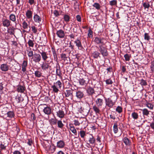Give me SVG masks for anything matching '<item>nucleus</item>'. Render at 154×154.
<instances>
[{
    "mask_svg": "<svg viewBox=\"0 0 154 154\" xmlns=\"http://www.w3.org/2000/svg\"><path fill=\"white\" fill-rule=\"evenodd\" d=\"M62 83L61 82L58 80L54 83V85L51 87L53 89V91L55 93H57L59 91L58 88H60L62 87Z\"/></svg>",
    "mask_w": 154,
    "mask_h": 154,
    "instance_id": "f257e3e1",
    "label": "nucleus"
},
{
    "mask_svg": "<svg viewBox=\"0 0 154 154\" xmlns=\"http://www.w3.org/2000/svg\"><path fill=\"white\" fill-rule=\"evenodd\" d=\"M85 96L83 91L81 90H77L76 91L75 97L78 99L80 100Z\"/></svg>",
    "mask_w": 154,
    "mask_h": 154,
    "instance_id": "f03ea898",
    "label": "nucleus"
},
{
    "mask_svg": "<svg viewBox=\"0 0 154 154\" xmlns=\"http://www.w3.org/2000/svg\"><path fill=\"white\" fill-rule=\"evenodd\" d=\"M73 92L72 90L70 89L64 91V94H65L66 97H69V99H72L73 97Z\"/></svg>",
    "mask_w": 154,
    "mask_h": 154,
    "instance_id": "7ed1b4c3",
    "label": "nucleus"
},
{
    "mask_svg": "<svg viewBox=\"0 0 154 154\" xmlns=\"http://www.w3.org/2000/svg\"><path fill=\"white\" fill-rule=\"evenodd\" d=\"M32 60L35 63H38L41 60V56L39 54H35L32 57Z\"/></svg>",
    "mask_w": 154,
    "mask_h": 154,
    "instance_id": "20e7f679",
    "label": "nucleus"
},
{
    "mask_svg": "<svg viewBox=\"0 0 154 154\" xmlns=\"http://www.w3.org/2000/svg\"><path fill=\"white\" fill-rule=\"evenodd\" d=\"M42 69L43 70H47L49 68L51 67L49 64L47 63L46 61H44L41 65Z\"/></svg>",
    "mask_w": 154,
    "mask_h": 154,
    "instance_id": "39448f33",
    "label": "nucleus"
},
{
    "mask_svg": "<svg viewBox=\"0 0 154 154\" xmlns=\"http://www.w3.org/2000/svg\"><path fill=\"white\" fill-rule=\"evenodd\" d=\"M86 92L88 95L92 96L95 94L94 89L90 86L87 87Z\"/></svg>",
    "mask_w": 154,
    "mask_h": 154,
    "instance_id": "423d86ee",
    "label": "nucleus"
},
{
    "mask_svg": "<svg viewBox=\"0 0 154 154\" xmlns=\"http://www.w3.org/2000/svg\"><path fill=\"white\" fill-rule=\"evenodd\" d=\"M115 103H113L111 99L108 98L106 99V106H108L110 108H112L114 104Z\"/></svg>",
    "mask_w": 154,
    "mask_h": 154,
    "instance_id": "0eeeda50",
    "label": "nucleus"
},
{
    "mask_svg": "<svg viewBox=\"0 0 154 154\" xmlns=\"http://www.w3.org/2000/svg\"><path fill=\"white\" fill-rule=\"evenodd\" d=\"M56 113L57 116L60 118H63L64 117V112L62 109H59L57 111Z\"/></svg>",
    "mask_w": 154,
    "mask_h": 154,
    "instance_id": "6e6552de",
    "label": "nucleus"
},
{
    "mask_svg": "<svg viewBox=\"0 0 154 154\" xmlns=\"http://www.w3.org/2000/svg\"><path fill=\"white\" fill-rule=\"evenodd\" d=\"M96 105L98 107H101L103 104V99L97 98L96 101Z\"/></svg>",
    "mask_w": 154,
    "mask_h": 154,
    "instance_id": "1a4fd4ad",
    "label": "nucleus"
},
{
    "mask_svg": "<svg viewBox=\"0 0 154 154\" xmlns=\"http://www.w3.org/2000/svg\"><path fill=\"white\" fill-rule=\"evenodd\" d=\"M11 22L8 20L5 19L2 20L3 26L4 27H8L10 25Z\"/></svg>",
    "mask_w": 154,
    "mask_h": 154,
    "instance_id": "9d476101",
    "label": "nucleus"
},
{
    "mask_svg": "<svg viewBox=\"0 0 154 154\" xmlns=\"http://www.w3.org/2000/svg\"><path fill=\"white\" fill-rule=\"evenodd\" d=\"M33 19L34 21L37 23H40L42 21L41 18L37 14H35L33 17Z\"/></svg>",
    "mask_w": 154,
    "mask_h": 154,
    "instance_id": "9b49d317",
    "label": "nucleus"
},
{
    "mask_svg": "<svg viewBox=\"0 0 154 154\" xmlns=\"http://www.w3.org/2000/svg\"><path fill=\"white\" fill-rule=\"evenodd\" d=\"M6 115L7 117L6 118L9 119H7L9 120L10 119L14 118L15 116V114L13 111H11L9 110Z\"/></svg>",
    "mask_w": 154,
    "mask_h": 154,
    "instance_id": "f8f14e48",
    "label": "nucleus"
},
{
    "mask_svg": "<svg viewBox=\"0 0 154 154\" xmlns=\"http://www.w3.org/2000/svg\"><path fill=\"white\" fill-rule=\"evenodd\" d=\"M56 34L57 36L60 38H63L65 36L64 31L62 29H60L57 31Z\"/></svg>",
    "mask_w": 154,
    "mask_h": 154,
    "instance_id": "ddd939ff",
    "label": "nucleus"
},
{
    "mask_svg": "<svg viewBox=\"0 0 154 154\" xmlns=\"http://www.w3.org/2000/svg\"><path fill=\"white\" fill-rule=\"evenodd\" d=\"M65 145V142L62 140H60L57 142V146L58 148H62Z\"/></svg>",
    "mask_w": 154,
    "mask_h": 154,
    "instance_id": "4468645a",
    "label": "nucleus"
},
{
    "mask_svg": "<svg viewBox=\"0 0 154 154\" xmlns=\"http://www.w3.org/2000/svg\"><path fill=\"white\" fill-rule=\"evenodd\" d=\"M43 111L45 114L50 115L51 113V109L50 107L47 106L45 107L43 109Z\"/></svg>",
    "mask_w": 154,
    "mask_h": 154,
    "instance_id": "2eb2a0df",
    "label": "nucleus"
},
{
    "mask_svg": "<svg viewBox=\"0 0 154 154\" xmlns=\"http://www.w3.org/2000/svg\"><path fill=\"white\" fill-rule=\"evenodd\" d=\"M33 12L30 10H27L26 12V15L27 18L29 19L32 18V14Z\"/></svg>",
    "mask_w": 154,
    "mask_h": 154,
    "instance_id": "dca6fc26",
    "label": "nucleus"
},
{
    "mask_svg": "<svg viewBox=\"0 0 154 154\" xmlns=\"http://www.w3.org/2000/svg\"><path fill=\"white\" fill-rule=\"evenodd\" d=\"M25 87L23 86H22L20 85H18L17 86V90L18 92L20 93H23L24 92L25 90Z\"/></svg>",
    "mask_w": 154,
    "mask_h": 154,
    "instance_id": "f3484780",
    "label": "nucleus"
},
{
    "mask_svg": "<svg viewBox=\"0 0 154 154\" xmlns=\"http://www.w3.org/2000/svg\"><path fill=\"white\" fill-rule=\"evenodd\" d=\"M69 129L75 135H77V131L74 126L71 124H69Z\"/></svg>",
    "mask_w": 154,
    "mask_h": 154,
    "instance_id": "a211bd4d",
    "label": "nucleus"
},
{
    "mask_svg": "<svg viewBox=\"0 0 154 154\" xmlns=\"http://www.w3.org/2000/svg\"><path fill=\"white\" fill-rule=\"evenodd\" d=\"M9 109L8 107H5L3 108L2 110L1 113L2 116H6L7 115Z\"/></svg>",
    "mask_w": 154,
    "mask_h": 154,
    "instance_id": "6ab92c4d",
    "label": "nucleus"
},
{
    "mask_svg": "<svg viewBox=\"0 0 154 154\" xmlns=\"http://www.w3.org/2000/svg\"><path fill=\"white\" fill-rule=\"evenodd\" d=\"M141 110L142 112V113L144 116H146L149 117V112L150 111H149L147 109L145 108L143 109H141Z\"/></svg>",
    "mask_w": 154,
    "mask_h": 154,
    "instance_id": "aec40b11",
    "label": "nucleus"
},
{
    "mask_svg": "<svg viewBox=\"0 0 154 154\" xmlns=\"http://www.w3.org/2000/svg\"><path fill=\"white\" fill-rule=\"evenodd\" d=\"M1 69L2 71L6 72L8 70V67L6 64H3L1 66Z\"/></svg>",
    "mask_w": 154,
    "mask_h": 154,
    "instance_id": "412c9836",
    "label": "nucleus"
},
{
    "mask_svg": "<svg viewBox=\"0 0 154 154\" xmlns=\"http://www.w3.org/2000/svg\"><path fill=\"white\" fill-rule=\"evenodd\" d=\"M87 79V80H85L84 79H80L79 81L80 84L82 85L85 86L87 85L88 81V79Z\"/></svg>",
    "mask_w": 154,
    "mask_h": 154,
    "instance_id": "4be33fe9",
    "label": "nucleus"
},
{
    "mask_svg": "<svg viewBox=\"0 0 154 154\" xmlns=\"http://www.w3.org/2000/svg\"><path fill=\"white\" fill-rule=\"evenodd\" d=\"M104 40L103 38H100L96 37L94 39L95 42L97 44L103 43L104 42L103 40Z\"/></svg>",
    "mask_w": 154,
    "mask_h": 154,
    "instance_id": "5701e85b",
    "label": "nucleus"
},
{
    "mask_svg": "<svg viewBox=\"0 0 154 154\" xmlns=\"http://www.w3.org/2000/svg\"><path fill=\"white\" fill-rule=\"evenodd\" d=\"M100 107H98L97 105H94L93 107V109L94 111L95 112L96 114H100V111L99 109Z\"/></svg>",
    "mask_w": 154,
    "mask_h": 154,
    "instance_id": "b1692460",
    "label": "nucleus"
},
{
    "mask_svg": "<svg viewBox=\"0 0 154 154\" xmlns=\"http://www.w3.org/2000/svg\"><path fill=\"white\" fill-rule=\"evenodd\" d=\"M99 51L103 56H106L108 55V53L106 49H100Z\"/></svg>",
    "mask_w": 154,
    "mask_h": 154,
    "instance_id": "393cba45",
    "label": "nucleus"
},
{
    "mask_svg": "<svg viewBox=\"0 0 154 154\" xmlns=\"http://www.w3.org/2000/svg\"><path fill=\"white\" fill-rule=\"evenodd\" d=\"M9 19L10 20L14 22L16 24V25L17 24L16 16L14 14H11L9 16Z\"/></svg>",
    "mask_w": 154,
    "mask_h": 154,
    "instance_id": "a878e982",
    "label": "nucleus"
},
{
    "mask_svg": "<svg viewBox=\"0 0 154 154\" xmlns=\"http://www.w3.org/2000/svg\"><path fill=\"white\" fill-rule=\"evenodd\" d=\"M27 65V62L26 60H24L22 65V71L25 72L26 71V67Z\"/></svg>",
    "mask_w": 154,
    "mask_h": 154,
    "instance_id": "bb28decb",
    "label": "nucleus"
},
{
    "mask_svg": "<svg viewBox=\"0 0 154 154\" xmlns=\"http://www.w3.org/2000/svg\"><path fill=\"white\" fill-rule=\"evenodd\" d=\"M123 141L126 145L129 146L130 145L131 141L127 137H125L123 139Z\"/></svg>",
    "mask_w": 154,
    "mask_h": 154,
    "instance_id": "cd10ccee",
    "label": "nucleus"
},
{
    "mask_svg": "<svg viewBox=\"0 0 154 154\" xmlns=\"http://www.w3.org/2000/svg\"><path fill=\"white\" fill-rule=\"evenodd\" d=\"M88 141L90 143L92 144H93L94 143L95 139L92 135H90L88 140Z\"/></svg>",
    "mask_w": 154,
    "mask_h": 154,
    "instance_id": "c85d7f7f",
    "label": "nucleus"
},
{
    "mask_svg": "<svg viewBox=\"0 0 154 154\" xmlns=\"http://www.w3.org/2000/svg\"><path fill=\"white\" fill-rule=\"evenodd\" d=\"M56 74L59 77H60L61 75V72L60 67L59 66L58 67H56Z\"/></svg>",
    "mask_w": 154,
    "mask_h": 154,
    "instance_id": "c756f323",
    "label": "nucleus"
},
{
    "mask_svg": "<svg viewBox=\"0 0 154 154\" xmlns=\"http://www.w3.org/2000/svg\"><path fill=\"white\" fill-rule=\"evenodd\" d=\"M151 39L149 33H145L144 34V39L145 40L149 41Z\"/></svg>",
    "mask_w": 154,
    "mask_h": 154,
    "instance_id": "7c9ffc66",
    "label": "nucleus"
},
{
    "mask_svg": "<svg viewBox=\"0 0 154 154\" xmlns=\"http://www.w3.org/2000/svg\"><path fill=\"white\" fill-rule=\"evenodd\" d=\"M41 54L44 61H46V59L48 58V57L46 53L42 52V53H41Z\"/></svg>",
    "mask_w": 154,
    "mask_h": 154,
    "instance_id": "2f4dec72",
    "label": "nucleus"
},
{
    "mask_svg": "<svg viewBox=\"0 0 154 154\" xmlns=\"http://www.w3.org/2000/svg\"><path fill=\"white\" fill-rule=\"evenodd\" d=\"M143 5L144 8V9L145 10L146 9L148 10L150 7V5L149 4V3L148 2H143Z\"/></svg>",
    "mask_w": 154,
    "mask_h": 154,
    "instance_id": "473e14b6",
    "label": "nucleus"
},
{
    "mask_svg": "<svg viewBox=\"0 0 154 154\" xmlns=\"http://www.w3.org/2000/svg\"><path fill=\"white\" fill-rule=\"evenodd\" d=\"M15 29L13 27L12 28H10L8 29V31L10 35H14Z\"/></svg>",
    "mask_w": 154,
    "mask_h": 154,
    "instance_id": "72a5a7b5",
    "label": "nucleus"
},
{
    "mask_svg": "<svg viewBox=\"0 0 154 154\" xmlns=\"http://www.w3.org/2000/svg\"><path fill=\"white\" fill-rule=\"evenodd\" d=\"M57 124L58 127L60 128H62L64 125L61 120L57 121Z\"/></svg>",
    "mask_w": 154,
    "mask_h": 154,
    "instance_id": "f704fd0d",
    "label": "nucleus"
},
{
    "mask_svg": "<svg viewBox=\"0 0 154 154\" xmlns=\"http://www.w3.org/2000/svg\"><path fill=\"white\" fill-rule=\"evenodd\" d=\"M131 116L134 119H137L139 117L138 114L135 112H134L132 113Z\"/></svg>",
    "mask_w": 154,
    "mask_h": 154,
    "instance_id": "c9c22d12",
    "label": "nucleus"
},
{
    "mask_svg": "<svg viewBox=\"0 0 154 154\" xmlns=\"http://www.w3.org/2000/svg\"><path fill=\"white\" fill-rule=\"evenodd\" d=\"M70 18V17L68 15L65 14L64 15L63 19L66 22H69V21Z\"/></svg>",
    "mask_w": 154,
    "mask_h": 154,
    "instance_id": "e433bc0d",
    "label": "nucleus"
},
{
    "mask_svg": "<svg viewBox=\"0 0 154 154\" xmlns=\"http://www.w3.org/2000/svg\"><path fill=\"white\" fill-rule=\"evenodd\" d=\"M113 131L115 133H117L118 131V126L117 123H115L113 125Z\"/></svg>",
    "mask_w": 154,
    "mask_h": 154,
    "instance_id": "4c0bfd02",
    "label": "nucleus"
},
{
    "mask_svg": "<svg viewBox=\"0 0 154 154\" xmlns=\"http://www.w3.org/2000/svg\"><path fill=\"white\" fill-rule=\"evenodd\" d=\"M76 46L78 47L79 48L82 47L81 42L78 39L76 40L75 42Z\"/></svg>",
    "mask_w": 154,
    "mask_h": 154,
    "instance_id": "58836bf2",
    "label": "nucleus"
},
{
    "mask_svg": "<svg viewBox=\"0 0 154 154\" xmlns=\"http://www.w3.org/2000/svg\"><path fill=\"white\" fill-rule=\"evenodd\" d=\"M145 105L146 106L150 109L152 110L153 109L154 106L152 103L146 102Z\"/></svg>",
    "mask_w": 154,
    "mask_h": 154,
    "instance_id": "ea45409f",
    "label": "nucleus"
},
{
    "mask_svg": "<svg viewBox=\"0 0 154 154\" xmlns=\"http://www.w3.org/2000/svg\"><path fill=\"white\" fill-rule=\"evenodd\" d=\"M35 75L36 77H40L42 75V73L38 71H36L35 72Z\"/></svg>",
    "mask_w": 154,
    "mask_h": 154,
    "instance_id": "a19ab883",
    "label": "nucleus"
},
{
    "mask_svg": "<svg viewBox=\"0 0 154 154\" xmlns=\"http://www.w3.org/2000/svg\"><path fill=\"white\" fill-rule=\"evenodd\" d=\"M93 6L95 7L97 10H99L101 7L100 4L97 3H95L93 5Z\"/></svg>",
    "mask_w": 154,
    "mask_h": 154,
    "instance_id": "79ce46f5",
    "label": "nucleus"
},
{
    "mask_svg": "<svg viewBox=\"0 0 154 154\" xmlns=\"http://www.w3.org/2000/svg\"><path fill=\"white\" fill-rule=\"evenodd\" d=\"M140 84L142 86H146L147 85V82L146 81L143 79H142L140 80Z\"/></svg>",
    "mask_w": 154,
    "mask_h": 154,
    "instance_id": "37998d69",
    "label": "nucleus"
},
{
    "mask_svg": "<svg viewBox=\"0 0 154 154\" xmlns=\"http://www.w3.org/2000/svg\"><path fill=\"white\" fill-rule=\"evenodd\" d=\"M116 112L120 113L122 112V108L120 106H118L116 109Z\"/></svg>",
    "mask_w": 154,
    "mask_h": 154,
    "instance_id": "c03bdc74",
    "label": "nucleus"
},
{
    "mask_svg": "<svg viewBox=\"0 0 154 154\" xmlns=\"http://www.w3.org/2000/svg\"><path fill=\"white\" fill-rule=\"evenodd\" d=\"M100 54L97 51H95L92 54V56L95 58H97L99 56Z\"/></svg>",
    "mask_w": 154,
    "mask_h": 154,
    "instance_id": "a18cd8bd",
    "label": "nucleus"
},
{
    "mask_svg": "<svg viewBox=\"0 0 154 154\" xmlns=\"http://www.w3.org/2000/svg\"><path fill=\"white\" fill-rule=\"evenodd\" d=\"M85 131L83 130H81L79 132V133L81 137L84 138L86 135Z\"/></svg>",
    "mask_w": 154,
    "mask_h": 154,
    "instance_id": "49530a36",
    "label": "nucleus"
},
{
    "mask_svg": "<svg viewBox=\"0 0 154 154\" xmlns=\"http://www.w3.org/2000/svg\"><path fill=\"white\" fill-rule=\"evenodd\" d=\"M88 37L90 38H92L93 37V32L90 29L88 30Z\"/></svg>",
    "mask_w": 154,
    "mask_h": 154,
    "instance_id": "de8ad7c7",
    "label": "nucleus"
},
{
    "mask_svg": "<svg viewBox=\"0 0 154 154\" xmlns=\"http://www.w3.org/2000/svg\"><path fill=\"white\" fill-rule=\"evenodd\" d=\"M23 25V27L24 29H27L28 27V25L26 22H25V21H24L22 23Z\"/></svg>",
    "mask_w": 154,
    "mask_h": 154,
    "instance_id": "09e8293b",
    "label": "nucleus"
},
{
    "mask_svg": "<svg viewBox=\"0 0 154 154\" xmlns=\"http://www.w3.org/2000/svg\"><path fill=\"white\" fill-rule=\"evenodd\" d=\"M107 85H111L112 84L113 82L112 81V80L109 79H108L106 80L105 81Z\"/></svg>",
    "mask_w": 154,
    "mask_h": 154,
    "instance_id": "8fccbe9b",
    "label": "nucleus"
},
{
    "mask_svg": "<svg viewBox=\"0 0 154 154\" xmlns=\"http://www.w3.org/2000/svg\"><path fill=\"white\" fill-rule=\"evenodd\" d=\"M57 120L56 119H52L51 120V122L53 125H56L57 123Z\"/></svg>",
    "mask_w": 154,
    "mask_h": 154,
    "instance_id": "3c124183",
    "label": "nucleus"
},
{
    "mask_svg": "<svg viewBox=\"0 0 154 154\" xmlns=\"http://www.w3.org/2000/svg\"><path fill=\"white\" fill-rule=\"evenodd\" d=\"M117 1L116 0H113L109 2V4L111 5H114L117 4Z\"/></svg>",
    "mask_w": 154,
    "mask_h": 154,
    "instance_id": "603ef678",
    "label": "nucleus"
},
{
    "mask_svg": "<svg viewBox=\"0 0 154 154\" xmlns=\"http://www.w3.org/2000/svg\"><path fill=\"white\" fill-rule=\"evenodd\" d=\"M61 57L64 61H65V60H66L67 57L66 56V55L65 54H61Z\"/></svg>",
    "mask_w": 154,
    "mask_h": 154,
    "instance_id": "864d4df0",
    "label": "nucleus"
},
{
    "mask_svg": "<svg viewBox=\"0 0 154 154\" xmlns=\"http://www.w3.org/2000/svg\"><path fill=\"white\" fill-rule=\"evenodd\" d=\"M28 44L29 45L30 47H33L34 43L31 40L29 39L28 42Z\"/></svg>",
    "mask_w": 154,
    "mask_h": 154,
    "instance_id": "5fc2aeb1",
    "label": "nucleus"
},
{
    "mask_svg": "<svg viewBox=\"0 0 154 154\" xmlns=\"http://www.w3.org/2000/svg\"><path fill=\"white\" fill-rule=\"evenodd\" d=\"M150 68L152 72H154V61H152L151 62V65L150 66Z\"/></svg>",
    "mask_w": 154,
    "mask_h": 154,
    "instance_id": "6e6d98bb",
    "label": "nucleus"
},
{
    "mask_svg": "<svg viewBox=\"0 0 154 154\" xmlns=\"http://www.w3.org/2000/svg\"><path fill=\"white\" fill-rule=\"evenodd\" d=\"M124 57L125 58V60L127 61H129L130 60V57L128 54H125L124 55Z\"/></svg>",
    "mask_w": 154,
    "mask_h": 154,
    "instance_id": "4d7b16f0",
    "label": "nucleus"
},
{
    "mask_svg": "<svg viewBox=\"0 0 154 154\" xmlns=\"http://www.w3.org/2000/svg\"><path fill=\"white\" fill-rule=\"evenodd\" d=\"M52 51L53 52V56H54V59H55V58H56L57 59V55L56 53L55 49H52Z\"/></svg>",
    "mask_w": 154,
    "mask_h": 154,
    "instance_id": "13d9d810",
    "label": "nucleus"
},
{
    "mask_svg": "<svg viewBox=\"0 0 154 154\" xmlns=\"http://www.w3.org/2000/svg\"><path fill=\"white\" fill-rule=\"evenodd\" d=\"M1 151L2 150H5L6 149V146H5L4 144H2V143L0 144Z\"/></svg>",
    "mask_w": 154,
    "mask_h": 154,
    "instance_id": "bf43d9fd",
    "label": "nucleus"
},
{
    "mask_svg": "<svg viewBox=\"0 0 154 154\" xmlns=\"http://www.w3.org/2000/svg\"><path fill=\"white\" fill-rule=\"evenodd\" d=\"M31 28L32 29V31L33 33H36L37 32V29L34 26H32L31 27Z\"/></svg>",
    "mask_w": 154,
    "mask_h": 154,
    "instance_id": "052dcab7",
    "label": "nucleus"
},
{
    "mask_svg": "<svg viewBox=\"0 0 154 154\" xmlns=\"http://www.w3.org/2000/svg\"><path fill=\"white\" fill-rule=\"evenodd\" d=\"M76 18L77 21L79 22H81L82 19L81 16L79 15H77L76 16Z\"/></svg>",
    "mask_w": 154,
    "mask_h": 154,
    "instance_id": "680f3d73",
    "label": "nucleus"
},
{
    "mask_svg": "<svg viewBox=\"0 0 154 154\" xmlns=\"http://www.w3.org/2000/svg\"><path fill=\"white\" fill-rule=\"evenodd\" d=\"M74 124L76 126H79L80 125V123L77 120H74Z\"/></svg>",
    "mask_w": 154,
    "mask_h": 154,
    "instance_id": "e2e57ef3",
    "label": "nucleus"
},
{
    "mask_svg": "<svg viewBox=\"0 0 154 154\" xmlns=\"http://www.w3.org/2000/svg\"><path fill=\"white\" fill-rule=\"evenodd\" d=\"M28 55L29 57H31L33 56V52L32 51H31V50H30V51H29V52L28 54Z\"/></svg>",
    "mask_w": 154,
    "mask_h": 154,
    "instance_id": "0e129e2a",
    "label": "nucleus"
},
{
    "mask_svg": "<svg viewBox=\"0 0 154 154\" xmlns=\"http://www.w3.org/2000/svg\"><path fill=\"white\" fill-rule=\"evenodd\" d=\"M106 70L107 71V73H108L109 72L110 73V72L112 71V68L111 67H109L107 68L106 69Z\"/></svg>",
    "mask_w": 154,
    "mask_h": 154,
    "instance_id": "69168bd1",
    "label": "nucleus"
},
{
    "mask_svg": "<svg viewBox=\"0 0 154 154\" xmlns=\"http://www.w3.org/2000/svg\"><path fill=\"white\" fill-rule=\"evenodd\" d=\"M54 14L56 17H58L60 15L58 11L56 10H55L54 11Z\"/></svg>",
    "mask_w": 154,
    "mask_h": 154,
    "instance_id": "338daca9",
    "label": "nucleus"
},
{
    "mask_svg": "<svg viewBox=\"0 0 154 154\" xmlns=\"http://www.w3.org/2000/svg\"><path fill=\"white\" fill-rule=\"evenodd\" d=\"M17 98L18 100V103L21 102L23 100V98L20 97H18Z\"/></svg>",
    "mask_w": 154,
    "mask_h": 154,
    "instance_id": "774afa93",
    "label": "nucleus"
}]
</instances>
